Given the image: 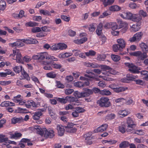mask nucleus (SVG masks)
Returning <instances> with one entry per match:
<instances>
[{
  "mask_svg": "<svg viewBox=\"0 0 148 148\" xmlns=\"http://www.w3.org/2000/svg\"><path fill=\"white\" fill-rule=\"evenodd\" d=\"M130 145L129 142L126 141H123L119 145L120 148H126L128 147Z\"/></svg>",
  "mask_w": 148,
  "mask_h": 148,
  "instance_id": "72a5a7b5",
  "label": "nucleus"
},
{
  "mask_svg": "<svg viewBox=\"0 0 148 148\" xmlns=\"http://www.w3.org/2000/svg\"><path fill=\"white\" fill-rule=\"evenodd\" d=\"M136 77L132 75H127L126 77L121 79V81L123 82L127 83L130 80H132L135 79Z\"/></svg>",
  "mask_w": 148,
  "mask_h": 148,
  "instance_id": "dca6fc26",
  "label": "nucleus"
},
{
  "mask_svg": "<svg viewBox=\"0 0 148 148\" xmlns=\"http://www.w3.org/2000/svg\"><path fill=\"white\" fill-rule=\"evenodd\" d=\"M21 40V39H18L17 41H16L17 47H20L24 46V44L22 42Z\"/></svg>",
  "mask_w": 148,
  "mask_h": 148,
  "instance_id": "680f3d73",
  "label": "nucleus"
},
{
  "mask_svg": "<svg viewBox=\"0 0 148 148\" xmlns=\"http://www.w3.org/2000/svg\"><path fill=\"white\" fill-rule=\"evenodd\" d=\"M103 26V23H102L101 22L97 26V28L96 30V32L98 36H100L102 33Z\"/></svg>",
  "mask_w": 148,
  "mask_h": 148,
  "instance_id": "393cba45",
  "label": "nucleus"
},
{
  "mask_svg": "<svg viewBox=\"0 0 148 148\" xmlns=\"http://www.w3.org/2000/svg\"><path fill=\"white\" fill-rule=\"evenodd\" d=\"M13 53L10 55V57L14 60H16L17 62L23 63L21 55L19 50L17 49L13 50Z\"/></svg>",
  "mask_w": 148,
  "mask_h": 148,
  "instance_id": "20e7f679",
  "label": "nucleus"
},
{
  "mask_svg": "<svg viewBox=\"0 0 148 148\" xmlns=\"http://www.w3.org/2000/svg\"><path fill=\"white\" fill-rule=\"evenodd\" d=\"M101 69L103 71H106L107 72L110 69V67L106 65H101L100 66Z\"/></svg>",
  "mask_w": 148,
  "mask_h": 148,
  "instance_id": "bf43d9fd",
  "label": "nucleus"
},
{
  "mask_svg": "<svg viewBox=\"0 0 148 148\" xmlns=\"http://www.w3.org/2000/svg\"><path fill=\"white\" fill-rule=\"evenodd\" d=\"M2 107L12 106L15 105L14 103L9 101H4L2 102L0 105Z\"/></svg>",
  "mask_w": 148,
  "mask_h": 148,
  "instance_id": "5701e85b",
  "label": "nucleus"
},
{
  "mask_svg": "<svg viewBox=\"0 0 148 148\" xmlns=\"http://www.w3.org/2000/svg\"><path fill=\"white\" fill-rule=\"evenodd\" d=\"M112 59L115 62H117L121 59L119 55L112 54L111 55Z\"/></svg>",
  "mask_w": 148,
  "mask_h": 148,
  "instance_id": "c03bdc74",
  "label": "nucleus"
},
{
  "mask_svg": "<svg viewBox=\"0 0 148 148\" xmlns=\"http://www.w3.org/2000/svg\"><path fill=\"white\" fill-rule=\"evenodd\" d=\"M115 24V22L106 23L104 25L103 27L106 29H109L111 27L112 24Z\"/></svg>",
  "mask_w": 148,
  "mask_h": 148,
  "instance_id": "3c124183",
  "label": "nucleus"
},
{
  "mask_svg": "<svg viewBox=\"0 0 148 148\" xmlns=\"http://www.w3.org/2000/svg\"><path fill=\"white\" fill-rule=\"evenodd\" d=\"M111 13L109 11H106L103 12L102 15H101L99 16V18H103L105 17L110 15Z\"/></svg>",
  "mask_w": 148,
  "mask_h": 148,
  "instance_id": "5fc2aeb1",
  "label": "nucleus"
},
{
  "mask_svg": "<svg viewBox=\"0 0 148 148\" xmlns=\"http://www.w3.org/2000/svg\"><path fill=\"white\" fill-rule=\"evenodd\" d=\"M121 17L125 19L130 20L136 22H139L141 20V16L139 14H132L130 12H123L120 14Z\"/></svg>",
  "mask_w": 148,
  "mask_h": 148,
  "instance_id": "f257e3e1",
  "label": "nucleus"
},
{
  "mask_svg": "<svg viewBox=\"0 0 148 148\" xmlns=\"http://www.w3.org/2000/svg\"><path fill=\"white\" fill-rule=\"evenodd\" d=\"M74 85L75 86L78 87H82L83 86V83L82 82H75L74 83Z\"/></svg>",
  "mask_w": 148,
  "mask_h": 148,
  "instance_id": "052dcab7",
  "label": "nucleus"
},
{
  "mask_svg": "<svg viewBox=\"0 0 148 148\" xmlns=\"http://www.w3.org/2000/svg\"><path fill=\"white\" fill-rule=\"evenodd\" d=\"M113 49L114 52H117L118 50L122 51L123 49L118 44L114 45L113 46Z\"/></svg>",
  "mask_w": 148,
  "mask_h": 148,
  "instance_id": "ea45409f",
  "label": "nucleus"
},
{
  "mask_svg": "<svg viewBox=\"0 0 148 148\" xmlns=\"http://www.w3.org/2000/svg\"><path fill=\"white\" fill-rule=\"evenodd\" d=\"M131 55L137 57L138 60H143L148 56L146 53H142L141 51H136L130 53Z\"/></svg>",
  "mask_w": 148,
  "mask_h": 148,
  "instance_id": "0eeeda50",
  "label": "nucleus"
},
{
  "mask_svg": "<svg viewBox=\"0 0 148 148\" xmlns=\"http://www.w3.org/2000/svg\"><path fill=\"white\" fill-rule=\"evenodd\" d=\"M142 35L143 34L141 32L137 33L134 35L133 37L130 38L129 40L131 42L139 41L141 39Z\"/></svg>",
  "mask_w": 148,
  "mask_h": 148,
  "instance_id": "9b49d317",
  "label": "nucleus"
},
{
  "mask_svg": "<svg viewBox=\"0 0 148 148\" xmlns=\"http://www.w3.org/2000/svg\"><path fill=\"white\" fill-rule=\"evenodd\" d=\"M22 135L21 133L16 132L14 134H10V138L11 139H17L20 138Z\"/></svg>",
  "mask_w": 148,
  "mask_h": 148,
  "instance_id": "a878e982",
  "label": "nucleus"
},
{
  "mask_svg": "<svg viewBox=\"0 0 148 148\" xmlns=\"http://www.w3.org/2000/svg\"><path fill=\"white\" fill-rule=\"evenodd\" d=\"M21 142L25 143V144L27 143V145L29 146H31L32 145V143L30 141V140L27 138H22L21 140Z\"/></svg>",
  "mask_w": 148,
  "mask_h": 148,
  "instance_id": "a19ab883",
  "label": "nucleus"
},
{
  "mask_svg": "<svg viewBox=\"0 0 148 148\" xmlns=\"http://www.w3.org/2000/svg\"><path fill=\"white\" fill-rule=\"evenodd\" d=\"M125 65L129 68V70L134 73H140L138 67L132 63H125Z\"/></svg>",
  "mask_w": 148,
  "mask_h": 148,
  "instance_id": "6e6552de",
  "label": "nucleus"
},
{
  "mask_svg": "<svg viewBox=\"0 0 148 148\" xmlns=\"http://www.w3.org/2000/svg\"><path fill=\"white\" fill-rule=\"evenodd\" d=\"M117 42L118 45L121 48L123 49L125 47L126 45V42L125 40L123 38H119L117 40Z\"/></svg>",
  "mask_w": 148,
  "mask_h": 148,
  "instance_id": "6ab92c4d",
  "label": "nucleus"
},
{
  "mask_svg": "<svg viewBox=\"0 0 148 148\" xmlns=\"http://www.w3.org/2000/svg\"><path fill=\"white\" fill-rule=\"evenodd\" d=\"M91 134L87 133L84 135L83 139L84 140L85 143L88 145H91L92 142L91 140L92 138Z\"/></svg>",
  "mask_w": 148,
  "mask_h": 148,
  "instance_id": "9d476101",
  "label": "nucleus"
},
{
  "mask_svg": "<svg viewBox=\"0 0 148 148\" xmlns=\"http://www.w3.org/2000/svg\"><path fill=\"white\" fill-rule=\"evenodd\" d=\"M121 9V8L117 5H114L111 6L109 9L111 11L115 12L119 11Z\"/></svg>",
  "mask_w": 148,
  "mask_h": 148,
  "instance_id": "c756f323",
  "label": "nucleus"
},
{
  "mask_svg": "<svg viewBox=\"0 0 148 148\" xmlns=\"http://www.w3.org/2000/svg\"><path fill=\"white\" fill-rule=\"evenodd\" d=\"M6 7V3L3 0H1L0 1V9L1 10L3 11Z\"/></svg>",
  "mask_w": 148,
  "mask_h": 148,
  "instance_id": "e433bc0d",
  "label": "nucleus"
},
{
  "mask_svg": "<svg viewBox=\"0 0 148 148\" xmlns=\"http://www.w3.org/2000/svg\"><path fill=\"white\" fill-rule=\"evenodd\" d=\"M21 40L22 41L26 44H36L37 43L38 41L35 39L32 38H29L28 39H21Z\"/></svg>",
  "mask_w": 148,
  "mask_h": 148,
  "instance_id": "f8f14e48",
  "label": "nucleus"
},
{
  "mask_svg": "<svg viewBox=\"0 0 148 148\" xmlns=\"http://www.w3.org/2000/svg\"><path fill=\"white\" fill-rule=\"evenodd\" d=\"M75 109V110L78 113L82 112L84 111V110L83 108L79 107H76Z\"/></svg>",
  "mask_w": 148,
  "mask_h": 148,
  "instance_id": "338daca9",
  "label": "nucleus"
},
{
  "mask_svg": "<svg viewBox=\"0 0 148 148\" xmlns=\"http://www.w3.org/2000/svg\"><path fill=\"white\" fill-rule=\"evenodd\" d=\"M34 129L37 131L38 134L45 137L51 138L54 136V132L52 130L50 129L47 130L45 128L42 129L38 125L35 126Z\"/></svg>",
  "mask_w": 148,
  "mask_h": 148,
  "instance_id": "f03ea898",
  "label": "nucleus"
},
{
  "mask_svg": "<svg viewBox=\"0 0 148 148\" xmlns=\"http://www.w3.org/2000/svg\"><path fill=\"white\" fill-rule=\"evenodd\" d=\"M104 73L105 74V75H106L108 76L109 75V74L112 75H115L116 74V72L114 70L110 67V69H109L108 71H107V72H104Z\"/></svg>",
  "mask_w": 148,
  "mask_h": 148,
  "instance_id": "f704fd0d",
  "label": "nucleus"
},
{
  "mask_svg": "<svg viewBox=\"0 0 148 148\" xmlns=\"http://www.w3.org/2000/svg\"><path fill=\"white\" fill-rule=\"evenodd\" d=\"M22 67L21 66H17L13 68L14 71L16 73H19L21 71H23L22 69Z\"/></svg>",
  "mask_w": 148,
  "mask_h": 148,
  "instance_id": "49530a36",
  "label": "nucleus"
},
{
  "mask_svg": "<svg viewBox=\"0 0 148 148\" xmlns=\"http://www.w3.org/2000/svg\"><path fill=\"white\" fill-rule=\"evenodd\" d=\"M58 44H56L50 47V49L52 51H56L59 49Z\"/></svg>",
  "mask_w": 148,
  "mask_h": 148,
  "instance_id": "0e129e2a",
  "label": "nucleus"
},
{
  "mask_svg": "<svg viewBox=\"0 0 148 148\" xmlns=\"http://www.w3.org/2000/svg\"><path fill=\"white\" fill-rule=\"evenodd\" d=\"M97 103L101 107H108L111 105L109 99L107 97H102L97 101Z\"/></svg>",
  "mask_w": 148,
  "mask_h": 148,
  "instance_id": "39448f33",
  "label": "nucleus"
},
{
  "mask_svg": "<svg viewBox=\"0 0 148 148\" xmlns=\"http://www.w3.org/2000/svg\"><path fill=\"white\" fill-rule=\"evenodd\" d=\"M22 75L24 77V78L26 79L27 80H29L30 77L28 75L24 70L21 71Z\"/></svg>",
  "mask_w": 148,
  "mask_h": 148,
  "instance_id": "8fccbe9b",
  "label": "nucleus"
},
{
  "mask_svg": "<svg viewBox=\"0 0 148 148\" xmlns=\"http://www.w3.org/2000/svg\"><path fill=\"white\" fill-rule=\"evenodd\" d=\"M38 25V23L35 22L30 21L26 23L25 24V25L27 27H33Z\"/></svg>",
  "mask_w": 148,
  "mask_h": 148,
  "instance_id": "c9c22d12",
  "label": "nucleus"
},
{
  "mask_svg": "<svg viewBox=\"0 0 148 148\" xmlns=\"http://www.w3.org/2000/svg\"><path fill=\"white\" fill-rule=\"evenodd\" d=\"M104 73H103V74L104 75H99V77L100 78H101L103 79V80H111V81H113L114 79H111L110 78L108 77L107 76L108 75H105V74Z\"/></svg>",
  "mask_w": 148,
  "mask_h": 148,
  "instance_id": "79ce46f5",
  "label": "nucleus"
},
{
  "mask_svg": "<svg viewBox=\"0 0 148 148\" xmlns=\"http://www.w3.org/2000/svg\"><path fill=\"white\" fill-rule=\"evenodd\" d=\"M73 54L72 53H65L60 54L58 56L60 58H64L69 57Z\"/></svg>",
  "mask_w": 148,
  "mask_h": 148,
  "instance_id": "473e14b6",
  "label": "nucleus"
},
{
  "mask_svg": "<svg viewBox=\"0 0 148 148\" xmlns=\"http://www.w3.org/2000/svg\"><path fill=\"white\" fill-rule=\"evenodd\" d=\"M125 122L121 123V125L119 126V130L122 133H123L125 132L126 129H125Z\"/></svg>",
  "mask_w": 148,
  "mask_h": 148,
  "instance_id": "2f4dec72",
  "label": "nucleus"
},
{
  "mask_svg": "<svg viewBox=\"0 0 148 148\" xmlns=\"http://www.w3.org/2000/svg\"><path fill=\"white\" fill-rule=\"evenodd\" d=\"M58 135L60 136H62L65 130L63 126L61 125H58L57 126Z\"/></svg>",
  "mask_w": 148,
  "mask_h": 148,
  "instance_id": "4468645a",
  "label": "nucleus"
},
{
  "mask_svg": "<svg viewBox=\"0 0 148 148\" xmlns=\"http://www.w3.org/2000/svg\"><path fill=\"white\" fill-rule=\"evenodd\" d=\"M84 76L90 78H93L95 76V74L92 71L89 70H86V73L84 74Z\"/></svg>",
  "mask_w": 148,
  "mask_h": 148,
  "instance_id": "aec40b11",
  "label": "nucleus"
},
{
  "mask_svg": "<svg viewBox=\"0 0 148 148\" xmlns=\"http://www.w3.org/2000/svg\"><path fill=\"white\" fill-rule=\"evenodd\" d=\"M87 40V38L86 37H84L80 39H77L74 40V42L77 44H80L83 43Z\"/></svg>",
  "mask_w": 148,
  "mask_h": 148,
  "instance_id": "bb28decb",
  "label": "nucleus"
},
{
  "mask_svg": "<svg viewBox=\"0 0 148 148\" xmlns=\"http://www.w3.org/2000/svg\"><path fill=\"white\" fill-rule=\"evenodd\" d=\"M92 93H74L76 98H79L88 96Z\"/></svg>",
  "mask_w": 148,
  "mask_h": 148,
  "instance_id": "b1692460",
  "label": "nucleus"
},
{
  "mask_svg": "<svg viewBox=\"0 0 148 148\" xmlns=\"http://www.w3.org/2000/svg\"><path fill=\"white\" fill-rule=\"evenodd\" d=\"M5 135L2 134H0V143H4L8 141V138H5Z\"/></svg>",
  "mask_w": 148,
  "mask_h": 148,
  "instance_id": "a18cd8bd",
  "label": "nucleus"
},
{
  "mask_svg": "<svg viewBox=\"0 0 148 148\" xmlns=\"http://www.w3.org/2000/svg\"><path fill=\"white\" fill-rule=\"evenodd\" d=\"M80 80H82V83H83V86L89 85V82L88 80H86V78L83 77H81L80 78Z\"/></svg>",
  "mask_w": 148,
  "mask_h": 148,
  "instance_id": "4c0bfd02",
  "label": "nucleus"
},
{
  "mask_svg": "<svg viewBox=\"0 0 148 148\" xmlns=\"http://www.w3.org/2000/svg\"><path fill=\"white\" fill-rule=\"evenodd\" d=\"M120 26L121 27H123L125 30L127 29L128 24L126 22H121L120 24Z\"/></svg>",
  "mask_w": 148,
  "mask_h": 148,
  "instance_id": "e2e57ef3",
  "label": "nucleus"
},
{
  "mask_svg": "<svg viewBox=\"0 0 148 148\" xmlns=\"http://www.w3.org/2000/svg\"><path fill=\"white\" fill-rule=\"evenodd\" d=\"M51 62L47 61H43L42 62L41 64L42 65H45L44 66L43 68L45 70H52V68L48 65L50 64Z\"/></svg>",
  "mask_w": 148,
  "mask_h": 148,
  "instance_id": "f3484780",
  "label": "nucleus"
},
{
  "mask_svg": "<svg viewBox=\"0 0 148 148\" xmlns=\"http://www.w3.org/2000/svg\"><path fill=\"white\" fill-rule=\"evenodd\" d=\"M108 127V125L106 124H103L101 126L98 127L96 129L95 131V132H103L106 130Z\"/></svg>",
  "mask_w": 148,
  "mask_h": 148,
  "instance_id": "2eb2a0df",
  "label": "nucleus"
},
{
  "mask_svg": "<svg viewBox=\"0 0 148 148\" xmlns=\"http://www.w3.org/2000/svg\"><path fill=\"white\" fill-rule=\"evenodd\" d=\"M84 90L85 92H99L100 91L99 88L96 87L93 88L92 90L87 88H84Z\"/></svg>",
  "mask_w": 148,
  "mask_h": 148,
  "instance_id": "4be33fe9",
  "label": "nucleus"
},
{
  "mask_svg": "<svg viewBox=\"0 0 148 148\" xmlns=\"http://www.w3.org/2000/svg\"><path fill=\"white\" fill-rule=\"evenodd\" d=\"M140 46L142 50L147 54L148 52V46L144 43H142L140 44Z\"/></svg>",
  "mask_w": 148,
  "mask_h": 148,
  "instance_id": "c85d7f7f",
  "label": "nucleus"
},
{
  "mask_svg": "<svg viewBox=\"0 0 148 148\" xmlns=\"http://www.w3.org/2000/svg\"><path fill=\"white\" fill-rule=\"evenodd\" d=\"M58 47H59V49L62 50L66 49L67 46L66 45L63 43H59L58 44Z\"/></svg>",
  "mask_w": 148,
  "mask_h": 148,
  "instance_id": "13d9d810",
  "label": "nucleus"
},
{
  "mask_svg": "<svg viewBox=\"0 0 148 148\" xmlns=\"http://www.w3.org/2000/svg\"><path fill=\"white\" fill-rule=\"evenodd\" d=\"M130 112L127 109H124L119 110L118 112L119 114L121 115L122 117H125L127 116L130 113Z\"/></svg>",
  "mask_w": 148,
  "mask_h": 148,
  "instance_id": "412c9836",
  "label": "nucleus"
},
{
  "mask_svg": "<svg viewBox=\"0 0 148 148\" xmlns=\"http://www.w3.org/2000/svg\"><path fill=\"white\" fill-rule=\"evenodd\" d=\"M32 58L35 60H43L45 59L49 60L52 61H57L58 59L53 56L49 55L46 52L37 53L32 56Z\"/></svg>",
  "mask_w": 148,
  "mask_h": 148,
  "instance_id": "7ed1b4c3",
  "label": "nucleus"
},
{
  "mask_svg": "<svg viewBox=\"0 0 148 148\" xmlns=\"http://www.w3.org/2000/svg\"><path fill=\"white\" fill-rule=\"evenodd\" d=\"M21 97L20 95H18L16 97H14L13 100L15 102L18 103L22 98Z\"/></svg>",
  "mask_w": 148,
  "mask_h": 148,
  "instance_id": "864d4df0",
  "label": "nucleus"
},
{
  "mask_svg": "<svg viewBox=\"0 0 148 148\" xmlns=\"http://www.w3.org/2000/svg\"><path fill=\"white\" fill-rule=\"evenodd\" d=\"M127 126L126 131L128 132H130L135 127L136 125L134 123L132 119L130 117L127 118Z\"/></svg>",
  "mask_w": 148,
  "mask_h": 148,
  "instance_id": "423d86ee",
  "label": "nucleus"
},
{
  "mask_svg": "<svg viewBox=\"0 0 148 148\" xmlns=\"http://www.w3.org/2000/svg\"><path fill=\"white\" fill-rule=\"evenodd\" d=\"M7 51L6 48H4L0 46V54H5Z\"/></svg>",
  "mask_w": 148,
  "mask_h": 148,
  "instance_id": "774afa93",
  "label": "nucleus"
},
{
  "mask_svg": "<svg viewBox=\"0 0 148 148\" xmlns=\"http://www.w3.org/2000/svg\"><path fill=\"white\" fill-rule=\"evenodd\" d=\"M140 29V26L137 24L133 25L130 27V30L132 32H136Z\"/></svg>",
  "mask_w": 148,
  "mask_h": 148,
  "instance_id": "cd10ccee",
  "label": "nucleus"
},
{
  "mask_svg": "<svg viewBox=\"0 0 148 148\" xmlns=\"http://www.w3.org/2000/svg\"><path fill=\"white\" fill-rule=\"evenodd\" d=\"M45 108L40 109L38 111L35 112L32 116V118L34 120H38L40 119V116L42 115V112L45 111Z\"/></svg>",
  "mask_w": 148,
  "mask_h": 148,
  "instance_id": "1a4fd4ad",
  "label": "nucleus"
},
{
  "mask_svg": "<svg viewBox=\"0 0 148 148\" xmlns=\"http://www.w3.org/2000/svg\"><path fill=\"white\" fill-rule=\"evenodd\" d=\"M67 101H69L70 103L72 102V104L73 106H77L79 105V103L76 101V99L73 97L67 96L66 97Z\"/></svg>",
  "mask_w": 148,
  "mask_h": 148,
  "instance_id": "ddd939ff",
  "label": "nucleus"
},
{
  "mask_svg": "<svg viewBox=\"0 0 148 148\" xmlns=\"http://www.w3.org/2000/svg\"><path fill=\"white\" fill-rule=\"evenodd\" d=\"M40 13L45 15H50V12L47 10H41L40 11Z\"/></svg>",
  "mask_w": 148,
  "mask_h": 148,
  "instance_id": "4d7b16f0",
  "label": "nucleus"
},
{
  "mask_svg": "<svg viewBox=\"0 0 148 148\" xmlns=\"http://www.w3.org/2000/svg\"><path fill=\"white\" fill-rule=\"evenodd\" d=\"M41 31V29L38 27H36L32 28V31L33 33H36L39 32Z\"/></svg>",
  "mask_w": 148,
  "mask_h": 148,
  "instance_id": "69168bd1",
  "label": "nucleus"
},
{
  "mask_svg": "<svg viewBox=\"0 0 148 148\" xmlns=\"http://www.w3.org/2000/svg\"><path fill=\"white\" fill-rule=\"evenodd\" d=\"M140 72L143 79L148 80V72L145 71H143Z\"/></svg>",
  "mask_w": 148,
  "mask_h": 148,
  "instance_id": "7c9ffc66",
  "label": "nucleus"
},
{
  "mask_svg": "<svg viewBox=\"0 0 148 148\" xmlns=\"http://www.w3.org/2000/svg\"><path fill=\"white\" fill-rule=\"evenodd\" d=\"M46 76L47 77L54 78H55L57 74L53 72H51L49 73H47L46 74Z\"/></svg>",
  "mask_w": 148,
  "mask_h": 148,
  "instance_id": "58836bf2",
  "label": "nucleus"
},
{
  "mask_svg": "<svg viewBox=\"0 0 148 148\" xmlns=\"http://www.w3.org/2000/svg\"><path fill=\"white\" fill-rule=\"evenodd\" d=\"M115 114L111 113L107 115L106 117V120H108L113 119L115 118Z\"/></svg>",
  "mask_w": 148,
  "mask_h": 148,
  "instance_id": "de8ad7c7",
  "label": "nucleus"
},
{
  "mask_svg": "<svg viewBox=\"0 0 148 148\" xmlns=\"http://www.w3.org/2000/svg\"><path fill=\"white\" fill-rule=\"evenodd\" d=\"M21 121V119L20 118L14 117L12 119V123L15 124L16 123H19Z\"/></svg>",
  "mask_w": 148,
  "mask_h": 148,
  "instance_id": "6e6d98bb",
  "label": "nucleus"
},
{
  "mask_svg": "<svg viewBox=\"0 0 148 148\" xmlns=\"http://www.w3.org/2000/svg\"><path fill=\"white\" fill-rule=\"evenodd\" d=\"M110 87L113 89L114 91L116 92H122L125 91L127 89V87L124 88L123 87H119V88L112 87V85L110 86Z\"/></svg>",
  "mask_w": 148,
  "mask_h": 148,
  "instance_id": "a211bd4d",
  "label": "nucleus"
},
{
  "mask_svg": "<svg viewBox=\"0 0 148 148\" xmlns=\"http://www.w3.org/2000/svg\"><path fill=\"white\" fill-rule=\"evenodd\" d=\"M132 132L134 134H136L140 135H144L145 134L144 131L141 130L133 131Z\"/></svg>",
  "mask_w": 148,
  "mask_h": 148,
  "instance_id": "09e8293b",
  "label": "nucleus"
},
{
  "mask_svg": "<svg viewBox=\"0 0 148 148\" xmlns=\"http://www.w3.org/2000/svg\"><path fill=\"white\" fill-rule=\"evenodd\" d=\"M96 52L92 50H89L88 51L85 52L86 55L88 57L89 56H94L96 54Z\"/></svg>",
  "mask_w": 148,
  "mask_h": 148,
  "instance_id": "37998d69",
  "label": "nucleus"
},
{
  "mask_svg": "<svg viewBox=\"0 0 148 148\" xmlns=\"http://www.w3.org/2000/svg\"><path fill=\"white\" fill-rule=\"evenodd\" d=\"M66 131L67 132L73 133L75 132L76 131V129L75 128H69L68 127H65Z\"/></svg>",
  "mask_w": 148,
  "mask_h": 148,
  "instance_id": "603ef678",
  "label": "nucleus"
}]
</instances>
